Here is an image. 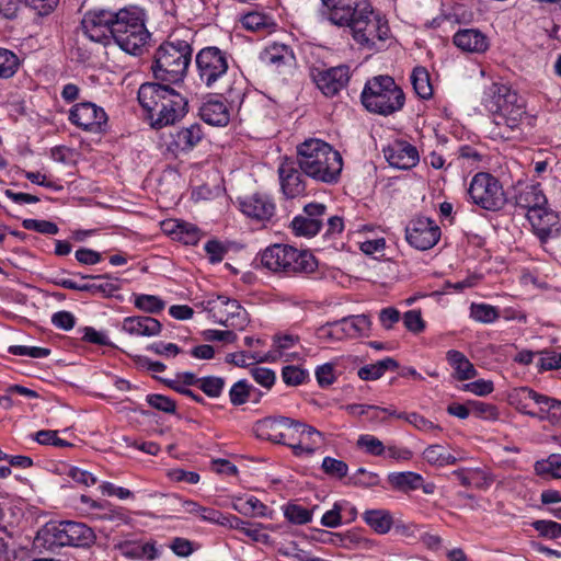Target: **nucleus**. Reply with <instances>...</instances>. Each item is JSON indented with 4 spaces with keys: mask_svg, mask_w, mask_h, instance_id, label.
Here are the masks:
<instances>
[{
    "mask_svg": "<svg viewBox=\"0 0 561 561\" xmlns=\"http://www.w3.org/2000/svg\"><path fill=\"white\" fill-rule=\"evenodd\" d=\"M328 9L329 21L351 30L354 41L365 48L376 47V42H385L389 36L386 21L374 14L368 0H321Z\"/></svg>",
    "mask_w": 561,
    "mask_h": 561,
    "instance_id": "obj_1",
    "label": "nucleus"
},
{
    "mask_svg": "<svg viewBox=\"0 0 561 561\" xmlns=\"http://www.w3.org/2000/svg\"><path fill=\"white\" fill-rule=\"evenodd\" d=\"M205 251L211 263H218L222 261L225 254L227 253V249L222 245L221 242L217 240L208 241L205 244Z\"/></svg>",
    "mask_w": 561,
    "mask_h": 561,
    "instance_id": "obj_63",
    "label": "nucleus"
},
{
    "mask_svg": "<svg viewBox=\"0 0 561 561\" xmlns=\"http://www.w3.org/2000/svg\"><path fill=\"white\" fill-rule=\"evenodd\" d=\"M316 378L320 387H328L335 381L334 365L325 363L316 369Z\"/></svg>",
    "mask_w": 561,
    "mask_h": 561,
    "instance_id": "obj_60",
    "label": "nucleus"
},
{
    "mask_svg": "<svg viewBox=\"0 0 561 561\" xmlns=\"http://www.w3.org/2000/svg\"><path fill=\"white\" fill-rule=\"evenodd\" d=\"M291 433L294 435L299 434V437L302 440H305V439L310 440L312 443L311 445H313V446L316 444V440L313 439V437L322 436V434L319 431H317L314 427L307 425L305 423H301L299 421H295V420H294Z\"/></svg>",
    "mask_w": 561,
    "mask_h": 561,
    "instance_id": "obj_61",
    "label": "nucleus"
},
{
    "mask_svg": "<svg viewBox=\"0 0 561 561\" xmlns=\"http://www.w3.org/2000/svg\"><path fill=\"white\" fill-rule=\"evenodd\" d=\"M399 367L396 359L391 357L383 358L375 364L366 365L359 368L358 377L363 380H377L388 370H394Z\"/></svg>",
    "mask_w": 561,
    "mask_h": 561,
    "instance_id": "obj_34",
    "label": "nucleus"
},
{
    "mask_svg": "<svg viewBox=\"0 0 561 561\" xmlns=\"http://www.w3.org/2000/svg\"><path fill=\"white\" fill-rule=\"evenodd\" d=\"M547 204V198L539 185H528L515 197V205L530 214L534 209H540Z\"/></svg>",
    "mask_w": 561,
    "mask_h": 561,
    "instance_id": "obj_28",
    "label": "nucleus"
},
{
    "mask_svg": "<svg viewBox=\"0 0 561 561\" xmlns=\"http://www.w3.org/2000/svg\"><path fill=\"white\" fill-rule=\"evenodd\" d=\"M224 520L226 522V524L228 523L231 528L240 530L241 533H243L245 536H248L252 540H254V541L261 540L262 534H261L260 529L247 527L249 525L248 522L242 520L241 518H239L237 516H231L229 518L225 517Z\"/></svg>",
    "mask_w": 561,
    "mask_h": 561,
    "instance_id": "obj_53",
    "label": "nucleus"
},
{
    "mask_svg": "<svg viewBox=\"0 0 561 561\" xmlns=\"http://www.w3.org/2000/svg\"><path fill=\"white\" fill-rule=\"evenodd\" d=\"M201 306L217 322L227 328L243 330L249 323L248 312L236 299L219 295L215 299L201 302Z\"/></svg>",
    "mask_w": 561,
    "mask_h": 561,
    "instance_id": "obj_11",
    "label": "nucleus"
},
{
    "mask_svg": "<svg viewBox=\"0 0 561 561\" xmlns=\"http://www.w3.org/2000/svg\"><path fill=\"white\" fill-rule=\"evenodd\" d=\"M293 424L294 420L286 416H268L257 421L253 426V432L257 438L286 444V439L296 440L291 433Z\"/></svg>",
    "mask_w": 561,
    "mask_h": 561,
    "instance_id": "obj_13",
    "label": "nucleus"
},
{
    "mask_svg": "<svg viewBox=\"0 0 561 561\" xmlns=\"http://www.w3.org/2000/svg\"><path fill=\"white\" fill-rule=\"evenodd\" d=\"M468 194L476 205L490 211L502 209L507 202L501 182L485 172H479L472 178Z\"/></svg>",
    "mask_w": 561,
    "mask_h": 561,
    "instance_id": "obj_9",
    "label": "nucleus"
},
{
    "mask_svg": "<svg viewBox=\"0 0 561 561\" xmlns=\"http://www.w3.org/2000/svg\"><path fill=\"white\" fill-rule=\"evenodd\" d=\"M535 472L538 476H551L561 479V455L552 454L546 460L536 461Z\"/></svg>",
    "mask_w": 561,
    "mask_h": 561,
    "instance_id": "obj_39",
    "label": "nucleus"
},
{
    "mask_svg": "<svg viewBox=\"0 0 561 561\" xmlns=\"http://www.w3.org/2000/svg\"><path fill=\"white\" fill-rule=\"evenodd\" d=\"M300 171L322 183H336L343 168L342 156L321 139H308L297 147Z\"/></svg>",
    "mask_w": 561,
    "mask_h": 561,
    "instance_id": "obj_4",
    "label": "nucleus"
},
{
    "mask_svg": "<svg viewBox=\"0 0 561 561\" xmlns=\"http://www.w3.org/2000/svg\"><path fill=\"white\" fill-rule=\"evenodd\" d=\"M454 44L469 53H483L489 47L486 36L474 28L460 30L454 35Z\"/></svg>",
    "mask_w": 561,
    "mask_h": 561,
    "instance_id": "obj_24",
    "label": "nucleus"
},
{
    "mask_svg": "<svg viewBox=\"0 0 561 561\" xmlns=\"http://www.w3.org/2000/svg\"><path fill=\"white\" fill-rule=\"evenodd\" d=\"M161 329L160 321L148 316L127 317L123 321V330L131 335L154 336Z\"/></svg>",
    "mask_w": 561,
    "mask_h": 561,
    "instance_id": "obj_25",
    "label": "nucleus"
},
{
    "mask_svg": "<svg viewBox=\"0 0 561 561\" xmlns=\"http://www.w3.org/2000/svg\"><path fill=\"white\" fill-rule=\"evenodd\" d=\"M45 531L50 537V543L60 547H90L96 538L92 528L73 520L49 523L46 525Z\"/></svg>",
    "mask_w": 561,
    "mask_h": 561,
    "instance_id": "obj_10",
    "label": "nucleus"
},
{
    "mask_svg": "<svg viewBox=\"0 0 561 561\" xmlns=\"http://www.w3.org/2000/svg\"><path fill=\"white\" fill-rule=\"evenodd\" d=\"M232 508L250 517H265L268 512V507L255 496H250L247 500L237 499L232 503Z\"/></svg>",
    "mask_w": 561,
    "mask_h": 561,
    "instance_id": "obj_33",
    "label": "nucleus"
},
{
    "mask_svg": "<svg viewBox=\"0 0 561 561\" xmlns=\"http://www.w3.org/2000/svg\"><path fill=\"white\" fill-rule=\"evenodd\" d=\"M147 402L150 407L164 413L173 414L176 411V402L162 394H148Z\"/></svg>",
    "mask_w": 561,
    "mask_h": 561,
    "instance_id": "obj_49",
    "label": "nucleus"
},
{
    "mask_svg": "<svg viewBox=\"0 0 561 561\" xmlns=\"http://www.w3.org/2000/svg\"><path fill=\"white\" fill-rule=\"evenodd\" d=\"M312 79L325 96H334L344 89L351 78L347 66H337L329 69L314 68L311 71Z\"/></svg>",
    "mask_w": 561,
    "mask_h": 561,
    "instance_id": "obj_15",
    "label": "nucleus"
},
{
    "mask_svg": "<svg viewBox=\"0 0 561 561\" xmlns=\"http://www.w3.org/2000/svg\"><path fill=\"white\" fill-rule=\"evenodd\" d=\"M172 85L145 82L138 90L139 104L149 114L154 128L174 124L186 113L187 101Z\"/></svg>",
    "mask_w": 561,
    "mask_h": 561,
    "instance_id": "obj_3",
    "label": "nucleus"
},
{
    "mask_svg": "<svg viewBox=\"0 0 561 561\" xmlns=\"http://www.w3.org/2000/svg\"><path fill=\"white\" fill-rule=\"evenodd\" d=\"M201 118L213 126H226L229 123L230 115L227 105L215 99H209L199 107Z\"/></svg>",
    "mask_w": 561,
    "mask_h": 561,
    "instance_id": "obj_26",
    "label": "nucleus"
},
{
    "mask_svg": "<svg viewBox=\"0 0 561 561\" xmlns=\"http://www.w3.org/2000/svg\"><path fill=\"white\" fill-rule=\"evenodd\" d=\"M403 323L405 328L413 332L420 333L425 328V322L422 319V314L420 310H409L403 314Z\"/></svg>",
    "mask_w": 561,
    "mask_h": 561,
    "instance_id": "obj_57",
    "label": "nucleus"
},
{
    "mask_svg": "<svg viewBox=\"0 0 561 561\" xmlns=\"http://www.w3.org/2000/svg\"><path fill=\"white\" fill-rule=\"evenodd\" d=\"M241 211L259 221L270 220L275 213V205L272 199L263 194H253L240 202Z\"/></svg>",
    "mask_w": 561,
    "mask_h": 561,
    "instance_id": "obj_21",
    "label": "nucleus"
},
{
    "mask_svg": "<svg viewBox=\"0 0 561 561\" xmlns=\"http://www.w3.org/2000/svg\"><path fill=\"white\" fill-rule=\"evenodd\" d=\"M327 206L321 203H310L304 207V214L296 216L291 221V228L297 236L313 237L321 227Z\"/></svg>",
    "mask_w": 561,
    "mask_h": 561,
    "instance_id": "obj_16",
    "label": "nucleus"
},
{
    "mask_svg": "<svg viewBox=\"0 0 561 561\" xmlns=\"http://www.w3.org/2000/svg\"><path fill=\"white\" fill-rule=\"evenodd\" d=\"M169 232L175 234V238L184 244H196L201 238L199 229L195 225L185 221L176 220L172 222Z\"/></svg>",
    "mask_w": 561,
    "mask_h": 561,
    "instance_id": "obj_36",
    "label": "nucleus"
},
{
    "mask_svg": "<svg viewBox=\"0 0 561 561\" xmlns=\"http://www.w3.org/2000/svg\"><path fill=\"white\" fill-rule=\"evenodd\" d=\"M203 139L202 126L192 124L172 135V145L180 151L192 150Z\"/></svg>",
    "mask_w": 561,
    "mask_h": 561,
    "instance_id": "obj_27",
    "label": "nucleus"
},
{
    "mask_svg": "<svg viewBox=\"0 0 561 561\" xmlns=\"http://www.w3.org/2000/svg\"><path fill=\"white\" fill-rule=\"evenodd\" d=\"M82 278H92L96 282L94 294H100L103 297H112L116 291L121 289L118 279H112L108 275H96V276H82Z\"/></svg>",
    "mask_w": 561,
    "mask_h": 561,
    "instance_id": "obj_41",
    "label": "nucleus"
},
{
    "mask_svg": "<svg viewBox=\"0 0 561 561\" xmlns=\"http://www.w3.org/2000/svg\"><path fill=\"white\" fill-rule=\"evenodd\" d=\"M469 407L471 413L478 417H483L485 420H495L499 415L497 409L495 405L484 403L482 401L473 400L469 401Z\"/></svg>",
    "mask_w": 561,
    "mask_h": 561,
    "instance_id": "obj_54",
    "label": "nucleus"
},
{
    "mask_svg": "<svg viewBox=\"0 0 561 561\" xmlns=\"http://www.w3.org/2000/svg\"><path fill=\"white\" fill-rule=\"evenodd\" d=\"M424 459L430 465L446 466L454 465L457 462V458L449 454L446 448L442 445H431L423 451Z\"/></svg>",
    "mask_w": 561,
    "mask_h": 561,
    "instance_id": "obj_38",
    "label": "nucleus"
},
{
    "mask_svg": "<svg viewBox=\"0 0 561 561\" xmlns=\"http://www.w3.org/2000/svg\"><path fill=\"white\" fill-rule=\"evenodd\" d=\"M294 255L288 259L286 275H294L298 273L309 274L316 271L318 263L314 256L308 251H298L293 248Z\"/></svg>",
    "mask_w": 561,
    "mask_h": 561,
    "instance_id": "obj_30",
    "label": "nucleus"
},
{
    "mask_svg": "<svg viewBox=\"0 0 561 561\" xmlns=\"http://www.w3.org/2000/svg\"><path fill=\"white\" fill-rule=\"evenodd\" d=\"M135 307L147 313H158L164 309L165 302L158 296L138 295L135 297Z\"/></svg>",
    "mask_w": 561,
    "mask_h": 561,
    "instance_id": "obj_42",
    "label": "nucleus"
},
{
    "mask_svg": "<svg viewBox=\"0 0 561 561\" xmlns=\"http://www.w3.org/2000/svg\"><path fill=\"white\" fill-rule=\"evenodd\" d=\"M533 527L540 534V536L557 539L561 537V524L553 520H536Z\"/></svg>",
    "mask_w": 561,
    "mask_h": 561,
    "instance_id": "obj_51",
    "label": "nucleus"
},
{
    "mask_svg": "<svg viewBox=\"0 0 561 561\" xmlns=\"http://www.w3.org/2000/svg\"><path fill=\"white\" fill-rule=\"evenodd\" d=\"M263 62L279 68L284 65H290L295 57L289 46L274 43L266 47L261 55Z\"/></svg>",
    "mask_w": 561,
    "mask_h": 561,
    "instance_id": "obj_29",
    "label": "nucleus"
},
{
    "mask_svg": "<svg viewBox=\"0 0 561 561\" xmlns=\"http://www.w3.org/2000/svg\"><path fill=\"white\" fill-rule=\"evenodd\" d=\"M170 549L179 557H188L194 551L193 542L182 537L173 538Z\"/></svg>",
    "mask_w": 561,
    "mask_h": 561,
    "instance_id": "obj_62",
    "label": "nucleus"
},
{
    "mask_svg": "<svg viewBox=\"0 0 561 561\" xmlns=\"http://www.w3.org/2000/svg\"><path fill=\"white\" fill-rule=\"evenodd\" d=\"M307 377L308 373L297 366L289 365L282 369V378L287 386H299Z\"/></svg>",
    "mask_w": 561,
    "mask_h": 561,
    "instance_id": "obj_50",
    "label": "nucleus"
},
{
    "mask_svg": "<svg viewBox=\"0 0 561 561\" xmlns=\"http://www.w3.org/2000/svg\"><path fill=\"white\" fill-rule=\"evenodd\" d=\"M321 468L325 474L336 479L345 478L348 472V467L344 461L332 457H325L322 461Z\"/></svg>",
    "mask_w": 561,
    "mask_h": 561,
    "instance_id": "obj_45",
    "label": "nucleus"
},
{
    "mask_svg": "<svg viewBox=\"0 0 561 561\" xmlns=\"http://www.w3.org/2000/svg\"><path fill=\"white\" fill-rule=\"evenodd\" d=\"M405 238L415 249L428 250L438 242L440 229L430 218L419 217L407 226Z\"/></svg>",
    "mask_w": 561,
    "mask_h": 561,
    "instance_id": "obj_14",
    "label": "nucleus"
},
{
    "mask_svg": "<svg viewBox=\"0 0 561 561\" xmlns=\"http://www.w3.org/2000/svg\"><path fill=\"white\" fill-rule=\"evenodd\" d=\"M385 157L391 167L409 170L419 163L417 149L407 141H397L385 150Z\"/></svg>",
    "mask_w": 561,
    "mask_h": 561,
    "instance_id": "obj_19",
    "label": "nucleus"
},
{
    "mask_svg": "<svg viewBox=\"0 0 561 561\" xmlns=\"http://www.w3.org/2000/svg\"><path fill=\"white\" fill-rule=\"evenodd\" d=\"M360 102L368 112L389 116L403 107L405 95L392 77L378 75L366 81Z\"/></svg>",
    "mask_w": 561,
    "mask_h": 561,
    "instance_id": "obj_7",
    "label": "nucleus"
},
{
    "mask_svg": "<svg viewBox=\"0 0 561 561\" xmlns=\"http://www.w3.org/2000/svg\"><path fill=\"white\" fill-rule=\"evenodd\" d=\"M51 322L55 327L68 331L75 327L76 318L69 311H58L53 314Z\"/></svg>",
    "mask_w": 561,
    "mask_h": 561,
    "instance_id": "obj_64",
    "label": "nucleus"
},
{
    "mask_svg": "<svg viewBox=\"0 0 561 561\" xmlns=\"http://www.w3.org/2000/svg\"><path fill=\"white\" fill-rule=\"evenodd\" d=\"M482 103L493 115L495 137L504 140L515 138L519 133V124L525 114V102L516 91L501 83H491L485 88Z\"/></svg>",
    "mask_w": 561,
    "mask_h": 561,
    "instance_id": "obj_2",
    "label": "nucleus"
},
{
    "mask_svg": "<svg viewBox=\"0 0 561 561\" xmlns=\"http://www.w3.org/2000/svg\"><path fill=\"white\" fill-rule=\"evenodd\" d=\"M253 379L262 387L270 389L275 382V373L266 367H253L251 369Z\"/></svg>",
    "mask_w": 561,
    "mask_h": 561,
    "instance_id": "obj_58",
    "label": "nucleus"
},
{
    "mask_svg": "<svg viewBox=\"0 0 561 561\" xmlns=\"http://www.w3.org/2000/svg\"><path fill=\"white\" fill-rule=\"evenodd\" d=\"M285 517L293 524L304 525L311 520V511L297 504H288L284 510Z\"/></svg>",
    "mask_w": 561,
    "mask_h": 561,
    "instance_id": "obj_44",
    "label": "nucleus"
},
{
    "mask_svg": "<svg viewBox=\"0 0 561 561\" xmlns=\"http://www.w3.org/2000/svg\"><path fill=\"white\" fill-rule=\"evenodd\" d=\"M14 556L12 536L4 527H0V561H12Z\"/></svg>",
    "mask_w": 561,
    "mask_h": 561,
    "instance_id": "obj_56",
    "label": "nucleus"
},
{
    "mask_svg": "<svg viewBox=\"0 0 561 561\" xmlns=\"http://www.w3.org/2000/svg\"><path fill=\"white\" fill-rule=\"evenodd\" d=\"M526 216L542 243L556 231L553 226L557 222L558 216L556 213L548 210L546 206L540 209H534L530 214H526Z\"/></svg>",
    "mask_w": 561,
    "mask_h": 561,
    "instance_id": "obj_23",
    "label": "nucleus"
},
{
    "mask_svg": "<svg viewBox=\"0 0 561 561\" xmlns=\"http://www.w3.org/2000/svg\"><path fill=\"white\" fill-rule=\"evenodd\" d=\"M290 255H294L293 247L273 244L261 253V264L274 273H284L286 275L288 259H291Z\"/></svg>",
    "mask_w": 561,
    "mask_h": 561,
    "instance_id": "obj_22",
    "label": "nucleus"
},
{
    "mask_svg": "<svg viewBox=\"0 0 561 561\" xmlns=\"http://www.w3.org/2000/svg\"><path fill=\"white\" fill-rule=\"evenodd\" d=\"M280 187L287 198H296L306 194V183L297 161L285 159L278 168Z\"/></svg>",
    "mask_w": 561,
    "mask_h": 561,
    "instance_id": "obj_18",
    "label": "nucleus"
},
{
    "mask_svg": "<svg viewBox=\"0 0 561 561\" xmlns=\"http://www.w3.org/2000/svg\"><path fill=\"white\" fill-rule=\"evenodd\" d=\"M9 353L16 356H30L34 358H43L50 354V350L37 346L13 345L9 347Z\"/></svg>",
    "mask_w": 561,
    "mask_h": 561,
    "instance_id": "obj_55",
    "label": "nucleus"
},
{
    "mask_svg": "<svg viewBox=\"0 0 561 561\" xmlns=\"http://www.w3.org/2000/svg\"><path fill=\"white\" fill-rule=\"evenodd\" d=\"M19 66V59L15 54L8 49H0V77H12Z\"/></svg>",
    "mask_w": 561,
    "mask_h": 561,
    "instance_id": "obj_46",
    "label": "nucleus"
},
{
    "mask_svg": "<svg viewBox=\"0 0 561 561\" xmlns=\"http://www.w3.org/2000/svg\"><path fill=\"white\" fill-rule=\"evenodd\" d=\"M411 81L415 93L421 99H430L433 94V88L430 81V73L424 67H415L411 75Z\"/></svg>",
    "mask_w": 561,
    "mask_h": 561,
    "instance_id": "obj_37",
    "label": "nucleus"
},
{
    "mask_svg": "<svg viewBox=\"0 0 561 561\" xmlns=\"http://www.w3.org/2000/svg\"><path fill=\"white\" fill-rule=\"evenodd\" d=\"M117 15L118 11L105 9L89 11L83 15L81 30L90 41L105 44L112 37Z\"/></svg>",
    "mask_w": 561,
    "mask_h": 561,
    "instance_id": "obj_12",
    "label": "nucleus"
},
{
    "mask_svg": "<svg viewBox=\"0 0 561 561\" xmlns=\"http://www.w3.org/2000/svg\"><path fill=\"white\" fill-rule=\"evenodd\" d=\"M447 360L449 365L456 370V378L458 380H468L474 378L478 374L474 366L469 359L459 351L450 350L447 352Z\"/></svg>",
    "mask_w": 561,
    "mask_h": 561,
    "instance_id": "obj_31",
    "label": "nucleus"
},
{
    "mask_svg": "<svg viewBox=\"0 0 561 561\" xmlns=\"http://www.w3.org/2000/svg\"><path fill=\"white\" fill-rule=\"evenodd\" d=\"M328 325L334 329V331L329 333V335L335 334L339 339L342 336L354 339L365 335L370 330L371 321L366 314H357L344 317L341 320L329 323Z\"/></svg>",
    "mask_w": 561,
    "mask_h": 561,
    "instance_id": "obj_20",
    "label": "nucleus"
},
{
    "mask_svg": "<svg viewBox=\"0 0 561 561\" xmlns=\"http://www.w3.org/2000/svg\"><path fill=\"white\" fill-rule=\"evenodd\" d=\"M150 33L146 28L144 12L137 7L118 10L112 38L126 53L140 55Z\"/></svg>",
    "mask_w": 561,
    "mask_h": 561,
    "instance_id": "obj_8",
    "label": "nucleus"
},
{
    "mask_svg": "<svg viewBox=\"0 0 561 561\" xmlns=\"http://www.w3.org/2000/svg\"><path fill=\"white\" fill-rule=\"evenodd\" d=\"M226 381L222 377L207 376L201 378L199 389L209 398H218L224 388Z\"/></svg>",
    "mask_w": 561,
    "mask_h": 561,
    "instance_id": "obj_43",
    "label": "nucleus"
},
{
    "mask_svg": "<svg viewBox=\"0 0 561 561\" xmlns=\"http://www.w3.org/2000/svg\"><path fill=\"white\" fill-rule=\"evenodd\" d=\"M69 119L72 124L84 130H96L102 124L106 123L107 115L104 110L92 102H82L76 104L69 113Z\"/></svg>",
    "mask_w": 561,
    "mask_h": 561,
    "instance_id": "obj_17",
    "label": "nucleus"
},
{
    "mask_svg": "<svg viewBox=\"0 0 561 561\" xmlns=\"http://www.w3.org/2000/svg\"><path fill=\"white\" fill-rule=\"evenodd\" d=\"M348 483L364 488L375 486L379 483V477L374 472H369L364 468H359L348 478Z\"/></svg>",
    "mask_w": 561,
    "mask_h": 561,
    "instance_id": "obj_48",
    "label": "nucleus"
},
{
    "mask_svg": "<svg viewBox=\"0 0 561 561\" xmlns=\"http://www.w3.org/2000/svg\"><path fill=\"white\" fill-rule=\"evenodd\" d=\"M193 49L186 41L168 39L156 50L151 70L154 82L178 84L187 72Z\"/></svg>",
    "mask_w": 561,
    "mask_h": 561,
    "instance_id": "obj_5",
    "label": "nucleus"
},
{
    "mask_svg": "<svg viewBox=\"0 0 561 561\" xmlns=\"http://www.w3.org/2000/svg\"><path fill=\"white\" fill-rule=\"evenodd\" d=\"M357 445L366 449V451L374 456H380L385 451V446L381 440L370 435H363L358 438Z\"/></svg>",
    "mask_w": 561,
    "mask_h": 561,
    "instance_id": "obj_59",
    "label": "nucleus"
},
{
    "mask_svg": "<svg viewBox=\"0 0 561 561\" xmlns=\"http://www.w3.org/2000/svg\"><path fill=\"white\" fill-rule=\"evenodd\" d=\"M388 480L393 488L401 491L416 490L424 481L421 474L412 471L390 473Z\"/></svg>",
    "mask_w": 561,
    "mask_h": 561,
    "instance_id": "obj_35",
    "label": "nucleus"
},
{
    "mask_svg": "<svg viewBox=\"0 0 561 561\" xmlns=\"http://www.w3.org/2000/svg\"><path fill=\"white\" fill-rule=\"evenodd\" d=\"M365 523L377 534H387L393 524L392 516L385 510H368L364 513Z\"/></svg>",
    "mask_w": 561,
    "mask_h": 561,
    "instance_id": "obj_32",
    "label": "nucleus"
},
{
    "mask_svg": "<svg viewBox=\"0 0 561 561\" xmlns=\"http://www.w3.org/2000/svg\"><path fill=\"white\" fill-rule=\"evenodd\" d=\"M253 390L252 386H250L245 380L237 381L229 391V398L233 405H241L245 403Z\"/></svg>",
    "mask_w": 561,
    "mask_h": 561,
    "instance_id": "obj_47",
    "label": "nucleus"
},
{
    "mask_svg": "<svg viewBox=\"0 0 561 561\" xmlns=\"http://www.w3.org/2000/svg\"><path fill=\"white\" fill-rule=\"evenodd\" d=\"M22 226L26 230H34L44 234H56L59 230L56 224L47 220L24 219Z\"/></svg>",
    "mask_w": 561,
    "mask_h": 561,
    "instance_id": "obj_52",
    "label": "nucleus"
},
{
    "mask_svg": "<svg viewBox=\"0 0 561 561\" xmlns=\"http://www.w3.org/2000/svg\"><path fill=\"white\" fill-rule=\"evenodd\" d=\"M470 317L481 323H492L499 319L500 312L494 306L472 302L470 306Z\"/></svg>",
    "mask_w": 561,
    "mask_h": 561,
    "instance_id": "obj_40",
    "label": "nucleus"
},
{
    "mask_svg": "<svg viewBox=\"0 0 561 561\" xmlns=\"http://www.w3.org/2000/svg\"><path fill=\"white\" fill-rule=\"evenodd\" d=\"M198 79L220 96L232 98L234 88L229 80V55L216 46L202 48L195 58ZM233 101V99H231Z\"/></svg>",
    "mask_w": 561,
    "mask_h": 561,
    "instance_id": "obj_6",
    "label": "nucleus"
}]
</instances>
